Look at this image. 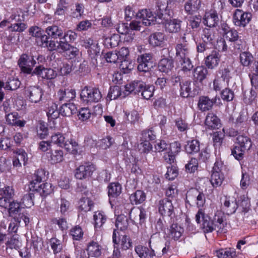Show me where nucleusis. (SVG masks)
Returning a JSON list of instances; mask_svg holds the SVG:
<instances>
[{
	"label": "nucleus",
	"mask_w": 258,
	"mask_h": 258,
	"mask_svg": "<svg viewBox=\"0 0 258 258\" xmlns=\"http://www.w3.org/2000/svg\"><path fill=\"white\" fill-rule=\"evenodd\" d=\"M240 62L243 66H249L253 60L252 54L248 52H242L240 54Z\"/></svg>",
	"instance_id": "nucleus-56"
},
{
	"label": "nucleus",
	"mask_w": 258,
	"mask_h": 258,
	"mask_svg": "<svg viewBox=\"0 0 258 258\" xmlns=\"http://www.w3.org/2000/svg\"><path fill=\"white\" fill-rule=\"evenodd\" d=\"M235 144L244 151H247L251 148L252 142L248 137L240 135L236 138Z\"/></svg>",
	"instance_id": "nucleus-34"
},
{
	"label": "nucleus",
	"mask_w": 258,
	"mask_h": 258,
	"mask_svg": "<svg viewBox=\"0 0 258 258\" xmlns=\"http://www.w3.org/2000/svg\"><path fill=\"white\" fill-rule=\"evenodd\" d=\"M181 145L178 142H174L169 144V149L168 152L165 153L163 156L164 160L169 164L174 162L175 155L180 151Z\"/></svg>",
	"instance_id": "nucleus-20"
},
{
	"label": "nucleus",
	"mask_w": 258,
	"mask_h": 258,
	"mask_svg": "<svg viewBox=\"0 0 258 258\" xmlns=\"http://www.w3.org/2000/svg\"><path fill=\"white\" fill-rule=\"evenodd\" d=\"M176 56L178 59L189 57L190 49L186 43H178L175 47Z\"/></svg>",
	"instance_id": "nucleus-31"
},
{
	"label": "nucleus",
	"mask_w": 258,
	"mask_h": 258,
	"mask_svg": "<svg viewBox=\"0 0 258 258\" xmlns=\"http://www.w3.org/2000/svg\"><path fill=\"white\" fill-rule=\"evenodd\" d=\"M135 251L141 258H153L155 256L154 251L142 245H138L135 247Z\"/></svg>",
	"instance_id": "nucleus-35"
},
{
	"label": "nucleus",
	"mask_w": 258,
	"mask_h": 258,
	"mask_svg": "<svg viewBox=\"0 0 258 258\" xmlns=\"http://www.w3.org/2000/svg\"><path fill=\"white\" fill-rule=\"evenodd\" d=\"M182 21L177 19H171L168 17L164 21H158V23L163 24L166 31L169 33H178L181 30Z\"/></svg>",
	"instance_id": "nucleus-17"
},
{
	"label": "nucleus",
	"mask_w": 258,
	"mask_h": 258,
	"mask_svg": "<svg viewBox=\"0 0 258 258\" xmlns=\"http://www.w3.org/2000/svg\"><path fill=\"white\" fill-rule=\"evenodd\" d=\"M70 234L74 240H80L83 237V232L81 227L75 226L70 230Z\"/></svg>",
	"instance_id": "nucleus-60"
},
{
	"label": "nucleus",
	"mask_w": 258,
	"mask_h": 258,
	"mask_svg": "<svg viewBox=\"0 0 258 258\" xmlns=\"http://www.w3.org/2000/svg\"><path fill=\"white\" fill-rule=\"evenodd\" d=\"M145 83L141 81H134L124 86L127 95L132 93L137 94L141 92Z\"/></svg>",
	"instance_id": "nucleus-29"
},
{
	"label": "nucleus",
	"mask_w": 258,
	"mask_h": 258,
	"mask_svg": "<svg viewBox=\"0 0 258 258\" xmlns=\"http://www.w3.org/2000/svg\"><path fill=\"white\" fill-rule=\"evenodd\" d=\"M129 217L135 223H144L147 218V212L142 207H132L129 212Z\"/></svg>",
	"instance_id": "nucleus-15"
},
{
	"label": "nucleus",
	"mask_w": 258,
	"mask_h": 258,
	"mask_svg": "<svg viewBox=\"0 0 258 258\" xmlns=\"http://www.w3.org/2000/svg\"><path fill=\"white\" fill-rule=\"evenodd\" d=\"M228 83L220 77L215 78L213 81V89L216 91H220L222 88H226Z\"/></svg>",
	"instance_id": "nucleus-61"
},
{
	"label": "nucleus",
	"mask_w": 258,
	"mask_h": 258,
	"mask_svg": "<svg viewBox=\"0 0 258 258\" xmlns=\"http://www.w3.org/2000/svg\"><path fill=\"white\" fill-rule=\"evenodd\" d=\"M64 41L50 40H48L47 45L45 48H47L50 51H57L60 52L61 49V46L63 44Z\"/></svg>",
	"instance_id": "nucleus-48"
},
{
	"label": "nucleus",
	"mask_w": 258,
	"mask_h": 258,
	"mask_svg": "<svg viewBox=\"0 0 258 258\" xmlns=\"http://www.w3.org/2000/svg\"><path fill=\"white\" fill-rule=\"evenodd\" d=\"M32 76L37 75L42 79L50 80L56 77L57 74L52 69L44 67L42 65L36 67L35 69L32 71Z\"/></svg>",
	"instance_id": "nucleus-18"
},
{
	"label": "nucleus",
	"mask_w": 258,
	"mask_h": 258,
	"mask_svg": "<svg viewBox=\"0 0 258 258\" xmlns=\"http://www.w3.org/2000/svg\"><path fill=\"white\" fill-rule=\"evenodd\" d=\"M166 40V35L163 32H156L149 37V44L153 47H162Z\"/></svg>",
	"instance_id": "nucleus-24"
},
{
	"label": "nucleus",
	"mask_w": 258,
	"mask_h": 258,
	"mask_svg": "<svg viewBox=\"0 0 258 258\" xmlns=\"http://www.w3.org/2000/svg\"><path fill=\"white\" fill-rule=\"evenodd\" d=\"M201 7V0H188L184 5L185 12L187 15H193L198 12Z\"/></svg>",
	"instance_id": "nucleus-28"
},
{
	"label": "nucleus",
	"mask_w": 258,
	"mask_h": 258,
	"mask_svg": "<svg viewBox=\"0 0 258 258\" xmlns=\"http://www.w3.org/2000/svg\"><path fill=\"white\" fill-rule=\"evenodd\" d=\"M221 54L219 51L213 50L205 58V66L209 70L216 68L220 61Z\"/></svg>",
	"instance_id": "nucleus-21"
},
{
	"label": "nucleus",
	"mask_w": 258,
	"mask_h": 258,
	"mask_svg": "<svg viewBox=\"0 0 258 258\" xmlns=\"http://www.w3.org/2000/svg\"><path fill=\"white\" fill-rule=\"evenodd\" d=\"M76 97V91L71 88H61L57 92L56 99L60 103H70Z\"/></svg>",
	"instance_id": "nucleus-14"
},
{
	"label": "nucleus",
	"mask_w": 258,
	"mask_h": 258,
	"mask_svg": "<svg viewBox=\"0 0 258 258\" xmlns=\"http://www.w3.org/2000/svg\"><path fill=\"white\" fill-rule=\"evenodd\" d=\"M94 227L96 229L100 228L106 221V216L102 211H96L93 215Z\"/></svg>",
	"instance_id": "nucleus-45"
},
{
	"label": "nucleus",
	"mask_w": 258,
	"mask_h": 258,
	"mask_svg": "<svg viewBox=\"0 0 258 258\" xmlns=\"http://www.w3.org/2000/svg\"><path fill=\"white\" fill-rule=\"evenodd\" d=\"M25 94L31 102L37 103L42 97V91L39 87L30 86L25 89Z\"/></svg>",
	"instance_id": "nucleus-22"
},
{
	"label": "nucleus",
	"mask_w": 258,
	"mask_h": 258,
	"mask_svg": "<svg viewBox=\"0 0 258 258\" xmlns=\"http://www.w3.org/2000/svg\"><path fill=\"white\" fill-rule=\"evenodd\" d=\"M180 64L181 70L184 73L190 72L194 68L189 57L178 59Z\"/></svg>",
	"instance_id": "nucleus-52"
},
{
	"label": "nucleus",
	"mask_w": 258,
	"mask_h": 258,
	"mask_svg": "<svg viewBox=\"0 0 258 258\" xmlns=\"http://www.w3.org/2000/svg\"><path fill=\"white\" fill-rule=\"evenodd\" d=\"M128 226L127 218L124 215L118 216L116 220L115 226L118 230L124 231L126 230Z\"/></svg>",
	"instance_id": "nucleus-50"
},
{
	"label": "nucleus",
	"mask_w": 258,
	"mask_h": 258,
	"mask_svg": "<svg viewBox=\"0 0 258 258\" xmlns=\"http://www.w3.org/2000/svg\"><path fill=\"white\" fill-rule=\"evenodd\" d=\"M46 114L48 120H50L58 118L59 115V110H58L57 105L53 102L49 103L46 110Z\"/></svg>",
	"instance_id": "nucleus-41"
},
{
	"label": "nucleus",
	"mask_w": 258,
	"mask_h": 258,
	"mask_svg": "<svg viewBox=\"0 0 258 258\" xmlns=\"http://www.w3.org/2000/svg\"><path fill=\"white\" fill-rule=\"evenodd\" d=\"M185 150L188 154H195L200 151V142L197 140L188 141L185 145Z\"/></svg>",
	"instance_id": "nucleus-40"
},
{
	"label": "nucleus",
	"mask_w": 258,
	"mask_h": 258,
	"mask_svg": "<svg viewBox=\"0 0 258 258\" xmlns=\"http://www.w3.org/2000/svg\"><path fill=\"white\" fill-rule=\"evenodd\" d=\"M155 87L153 85H145L141 91V95L145 99H149L153 96Z\"/></svg>",
	"instance_id": "nucleus-57"
},
{
	"label": "nucleus",
	"mask_w": 258,
	"mask_h": 258,
	"mask_svg": "<svg viewBox=\"0 0 258 258\" xmlns=\"http://www.w3.org/2000/svg\"><path fill=\"white\" fill-rule=\"evenodd\" d=\"M30 56L27 54H23L19 58L18 63L22 72L26 74L32 73V68L30 65Z\"/></svg>",
	"instance_id": "nucleus-27"
},
{
	"label": "nucleus",
	"mask_w": 258,
	"mask_h": 258,
	"mask_svg": "<svg viewBox=\"0 0 258 258\" xmlns=\"http://www.w3.org/2000/svg\"><path fill=\"white\" fill-rule=\"evenodd\" d=\"M19 116L17 112L9 113L6 117V121L9 124L20 127L24 126L26 121L19 120Z\"/></svg>",
	"instance_id": "nucleus-36"
},
{
	"label": "nucleus",
	"mask_w": 258,
	"mask_h": 258,
	"mask_svg": "<svg viewBox=\"0 0 258 258\" xmlns=\"http://www.w3.org/2000/svg\"><path fill=\"white\" fill-rule=\"evenodd\" d=\"M257 91L258 89L251 87L250 91L247 94L245 93L244 95V102L246 104L252 103L256 98Z\"/></svg>",
	"instance_id": "nucleus-59"
},
{
	"label": "nucleus",
	"mask_w": 258,
	"mask_h": 258,
	"mask_svg": "<svg viewBox=\"0 0 258 258\" xmlns=\"http://www.w3.org/2000/svg\"><path fill=\"white\" fill-rule=\"evenodd\" d=\"M21 83L17 78H9L6 83L5 88L8 90H15L20 86Z\"/></svg>",
	"instance_id": "nucleus-53"
},
{
	"label": "nucleus",
	"mask_w": 258,
	"mask_h": 258,
	"mask_svg": "<svg viewBox=\"0 0 258 258\" xmlns=\"http://www.w3.org/2000/svg\"><path fill=\"white\" fill-rule=\"evenodd\" d=\"M205 123L209 128H218L220 120L213 113H209L206 116Z\"/></svg>",
	"instance_id": "nucleus-39"
},
{
	"label": "nucleus",
	"mask_w": 258,
	"mask_h": 258,
	"mask_svg": "<svg viewBox=\"0 0 258 258\" xmlns=\"http://www.w3.org/2000/svg\"><path fill=\"white\" fill-rule=\"evenodd\" d=\"M77 108L74 103H64L61 106L59 112L63 116H70L76 113Z\"/></svg>",
	"instance_id": "nucleus-33"
},
{
	"label": "nucleus",
	"mask_w": 258,
	"mask_h": 258,
	"mask_svg": "<svg viewBox=\"0 0 258 258\" xmlns=\"http://www.w3.org/2000/svg\"><path fill=\"white\" fill-rule=\"evenodd\" d=\"M175 126L180 132L186 133L189 128V125L187 123L186 121L179 117L175 120Z\"/></svg>",
	"instance_id": "nucleus-54"
},
{
	"label": "nucleus",
	"mask_w": 258,
	"mask_h": 258,
	"mask_svg": "<svg viewBox=\"0 0 258 258\" xmlns=\"http://www.w3.org/2000/svg\"><path fill=\"white\" fill-rule=\"evenodd\" d=\"M9 216L14 218L15 221L21 222L22 220L26 226L29 223V218L27 216V213L24 208H22L21 204L15 201L11 202L8 208Z\"/></svg>",
	"instance_id": "nucleus-5"
},
{
	"label": "nucleus",
	"mask_w": 258,
	"mask_h": 258,
	"mask_svg": "<svg viewBox=\"0 0 258 258\" xmlns=\"http://www.w3.org/2000/svg\"><path fill=\"white\" fill-rule=\"evenodd\" d=\"M167 8V5L165 2L163 3L162 2L158 1L157 3L154 14L152 13V15L154 17L152 25L154 24L155 22L158 23V21H164L166 18L169 17ZM151 13L152 12H151Z\"/></svg>",
	"instance_id": "nucleus-13"
},
{
	"label": "nucleus",
	"mask_w": 258,
	"mask_h": 258,
	"mask_svg": "<svg viewBox=\"0 0 258 258\" xmlns=\"http://www.w3.org/2000/svg\"><path fill=\"white\" fill-rule=\"evenodd\" d=\"M252 18L250 13L244 12L236 9L233 14V22L235 26L244 27L249 23Z\"/></svg>",
	"instance_id": "nucleus-12"
},
{
	"label": "nucleus",
	"mask_w": 258,
	"mask_h": 258,
	"mask_svg": "<svg viewBox=\"0 0 258 258\" xmlns=\"http://www.w3.org/2000/svg\"><path fill=\"white\" fill-rule=\"evenodd\" d=\"M63 160V152L60 150H55L51 153L50 161L52 164L57 163Z\"/></svg>",
	"instance_id": "nucleus-63"
},
{
	"label": "nucleus",
	"mask_w": 258,
	"mask_h": 258,
	"mask_svg": "<svg viewBox=\"0 0 258 258\" xmlns=\"http://www.w3.org/2000/svg\"><path fill=\"white\" fill-rule=\"evenodd\" d=\"M145 193L141 190H138L130 197V199L133 204H140L146 200Z\"/></svg>",
	"instance_id": "nucleus-42"
},
{
	"label": "nucleus",
	"mask_w": 258,
	"mask_h": 258,
	"mask_svg": "<svg viewBox=\"0 0 258 258\" xmlns=\"http://www.w3.org/2000/svg\"><path fill=\"white\" fill-rule=\"evenodd\" d=\"M95 170V166L92 163H83L75 169V177L79 180H88Z\"/></svg>",
	"instance_id": "nucleus-7"
},
{
	"label": "nucleus",
	"mask_w": 258,
	"mask_h": 258,
	"mask_svg": "<svg viewBox=\"0 0 258 258\" xmlns=\"http://www.w3.org/2000/svg\"><path fill=\"white\" fill-rule=\"evenodd\" d=\"M219 21L218 16L215 11L206 12L203 19V23L209 27H216Z\"/></svg>",
	"instance_id": "nucleus-25"
},
{
	"label": "nucleus",
	"mask_w": 258,
	"mask_h": 258,
	"mask_svg": "<svg viewBox=\"0 0 258 258\" xmlns=\"http://www.w3.org/2000/svg\"><path fill=\"white\" fill-rule=\"evenodd\" d=\"M223 168L222 162L216 161L213 167L210 179V182L214 187L221 186L224 179V176L222 172Z\"/></svg>",
	"instance_id": "nucleus-8"
},
{
	"label": "nucleus",
	"mask_w": 258,
	"mask_h": 258,
	"mask_svg": "<svg viewBox=\"0 0 258 258\" xmlns=\"http://www.w3.org/2000/svg\"><path fill=\"white\" fill-rule=\"evenodd\" d=\"M49 141L51 144H53L57 145L59 147H62L64 144L65 138L62 134L57 133L51 136L50 141Z\"/></svg>",
	"instance_id": "nucleus-55"
},
{
	"label": "nucleus",
	"mask_w": 258,
	"mask_h": 258,
	"mask_svg": "<svg viewBox=\"0 0 258 258\" xmlns=\"http://www.w3.org/2000/svg\"><path fill=\"white\" fill-rule=\"evenodd\" d=\"M60 208V212L62 214H65L69 211L70 207V203L64 198H60L57 202Z\"/></svg>",
	"instance_id": "nucleus-62"
},
{
	"label": "nucleus",
	"mask_w": 258,
	"mask_h": 258,
	"mask_svg": "<svg viewBox=\"0 0 258 258\" xmlns=\"http://www.w3.org/2000/svg\"><path fill=\"white\" fill-rule=\"evenodd\" d=\"M139 20L133 21L130 24L132 30L141 31L142 25L150 26L153 24V16L150 10L143 9L139 11L136 14Z\"/></svg>",
	"instance_id": "nucleus-3"
},
{
	"label": "nucleus",
	"mask_w": 258,
	"mask_h": 258,
	"mask_svg": "<svg viewBox=\"0 0 258 258\" xmlns=\"http://www.w3.org/2000/svg\"><path fill=\"white\" fill-rule=\"evenodd\" d=\"M121 192V186L118 183H111L108 186V194L110 200L117 198Z\"/></svg>",
	"instance_id": "nucleus-38"
},
{
	"label": "nucleus",
	"mask_w": 258,
	"mask_h": 258,
	"mask_svg": "<svg viewBox=\"0 0 258 258\" xmlns=\"http://www.w3.org/2000/svg\"><path fill=\"white\" fill-rule=\"evenodd\" d=\"M233 206L229 210L230 213L235 212L237 208H239L242 212L247 213L250 209V201L245 195L240 196L235 202H232Z\"/></svg>",
	"instance_id": "nucleus-16"
},
{
	"label": "nucleus",
	"mask_w": 258,
	"mask_h": 258,
	"mask_svg": "<svg viewBox=\"0 0 258 258\" xmlns=\"http://www.w3.org/2000/svg\"><path fill=\"white\" fill-rule=\"evenodd\" d=\"M34 191L39 192L42 196L46 197L52 192L53 188L50 183L46 182L38 185Z\"/></svg>",
	"instance_id": "nucleus-47"
},
{
	"label": "nucleus",
	"mask_w": 258,
	"mask_h": 258,
	"mask_svg": "<svg viewBox=\"0 0 258 258\" xmlns=\"http://www.w3.org/2000/svg\"><path fill=\"white\" fill-rule=\"evenodd\" d=\"M214 38L215 36L212 30L209 28H205L203 30L201 38L203 42L213 45L214 42Z\"/></svg>",
	"instance_id": "nucleus-44"
},
{
	"label": "nucleus",
	"mask_w": 258,
	"mask_h": 258,
	"mask_svg": "<svg viewBox=\"0 0 258 258\" xmlns=\"http://www.w3.org/2000/svg\"><path fill=\"white\" fill-rule=\"evenodd\" d=\"M152 58L153 55L150 53H146L138 56L137 61L138 63V70L140 75L145 74L147 77L151 76L150 71L153 64Z\"/></svg>",
	"instance_id": "nucleus-6"
},
{
	"label": "nucleus",
	"mask_w": 258,
	"mask_h": 258,
	"mask_svg": "<svg viewBox=\"0 0 258 258\" xmlns=\"http://www.w3.org/2000/svg\"><path fill=\"white\" fill-rule=\"evenodd\" d=\"M191 81H184L180 83V94L181 96L186 98L189 96L191 93Z\"/></svg>",
	"instance_id": "nucleus-51"
},
{
	"label": "nucleus",
	"mask_w": 258,
	"mask_h": 258,
	"mask_svg": "<svg viewBox=\"0 0 258 258\" xmlns=\"http://www.w3.org/2000/svg\"><path fill=\"white\" fill-rule=\"evenodd\" d=\"M68 33L66 36V37H69V38H67L68 39H66V37L63 38L64 43L61 46V49L60 52L61 53H63V56L68 59L75 58L79 53V49L71 45V43L74 42L77 39V34L76 33Z\"/></svg>",
	"instance_id": "nucleus-4"
},
{
	"label": "nucleus",
	"mask_w": 258,
	"mask_h": 258,
	"mask_svg": "<svg viewBox=\"0 0 258 258\" xmlns=\"http://www.w3.org/2000/svg\"><path fill=\"white\" fill-rule=\"evenodd\" d=\"M79 205V210L86 212L91 210L93 203L90 199L84 197L80 199Z\"/></svg>",
	"instance_id": "nucleus-49"
},
{
	"label": "nucleus",
	"mask_w": 258,
	"mask_h": 258,
	"mask_svg": "<svg viewBox=\"0 0 258 258\" xmlns=\"http://www.w3.org/2000/svg\"><path fill=\"white\" fill-rule=\"evenodd\" d=\"M126 96H127V94L125 90L122 92L120 87L115 86L110 88L107 97L110 100H115L119 97L123 98Z\"/></svg>",
	"instance_id": "nucleus-37"
},
{
	"label": "nucleus",
	"mask_w": 258,
	"mask_h": 258,
	"mask_svg": "<svg viewBox=\"0 0 258 258\" xmlns=\"http://www.w3.org/2000/svg\"><path fill=\"white\" fill-rule=\"evenodd\" d=\"M218 258H234L236 256V252L233 248H226L216 250Z\"/></svg>",
	"instance_id": "nucleus-46"
},
{
	"label": "nucleus",
	"mask_w": 258,
	"mask_h": 258,
	"mask_svg": "<svg viewBox=\"0 0 258 258\" xmlns=\"http://www.w3.org/2000/svg\"><path fill=\"white\" fill-rule=\"evenodd\" d=\"M62 147H64L68 152L74 155L78 154L80 149L78 143L73 139L65 141Z\"/></svg>",
	"instance_id": "nucleus-43"
},
{
	"label": "nucleus",
	"mask_w": 258,
	"mask_h": 258,
	"mask_svg": "<svg viewBox=\"0 0 258 258\" xmlns=\"http://www.w3.org/2000/svg\"><path fill=\"white\" fill-rule=\"evenodd\" d=\"M220 99L215 96L210 99L208 96H202L199 97L198 107L202 112H205L211 110L214 104H220Z\"/></svg>",
	"instance_id": "nucleus-11"
},
{
	"label": "nucleus",
	"mask_w": 258,
	"mask_h": 258,
	"mask_svg": "<svg viewBox=\"0 0 258 258\" xmlns=\"http://www.w3.org/2000/svg\"><path fill=\"white\" fill-rule=\"evenodd\" d=\"M34 198V194L32 192H29L28 194H26L24 196L22 201V204L26 208H30L34 205L33 199Z\"/></svg>",
	"instance_id": "nucleus-64"
},
{
	"label": "nucleus",
	"mask_w": 258,
	"mask_h": 258,
	"mask_svg": "<svg viewBox=\"0 0 258 258\" xmlns=\"http://www.w3.org/2000/svg\"><path fill=\"white\" fill-rule=\"evenodd\" d=\"M45 32L49 36L53 39H59V40L64 41L63 38L66 37V39L69 37H66L67 34H76V33L72 30H67L64 31L62 27L53 24L51 26H48L45 29Z\"/></svg>",
	"instance_id": "nucleus-9"
},
{
	"label": "nucleus",
	"mask_w": 258,
	"mask_h": 258,
	"mask_svg": "<svg viewBox=\"0 0 258 258\" xmlns=\"http://www.w3.org/2000/svg\"><path fill=\"white\" fill-rule=\"evenodd\" d=\"M45 171L44 169H38L32 175V179L30 182L29 188L30 190L34 191L39 183L45 179Z\"/></svg>",
	"instance_id": "nucleus-23"
},
{
	"label": "nucleus",
	"mask_w": 258,
	"mask_h": 258,
	"mask_svg": "<svg viewBox=\"0 0 258 258\" xmlns=\"http://www.w3.org/2000/svg\"><path fill=\"white\" fill-rule=\"evenodd\" d=\"M174 67L173 60L171 58H163L158 64L159 70L163 73L168 74Z\"/></svg>",
	"instance_id": "nucleus-32"
},
{
	"label": "nucleus",
	"mask_w": 258,
	"mask_h": 258,
	"mask_svg": "<svg viewBox=\"0 0 258 258\" xmlns=\"http://www.w3.org/2000/svg\"><path fill=\"white\" fill-rule=\"evenodd\" d=\"M86 250L90 257H99L102 253V246L97 242L91 241L87 244Z\"/></svg>",
	"instance_id": "nucleus-26"
},
{
	"label": "nucleus",
	"mask_w": 258,
	"mask_h": 258,
	"mask_svg": "<svg viewBox=\"0 0 258 258\" xmlns=\"http://www.w3.org/2000/svg\"><path fill=\"white\" fill-rule=\"evenodd\" d=\"M170 164V166L167 167V172L165 175L166 178L169 180L174 179L178 174L177 167L174 165Z\"/></svg>",
	"instance_id": "nucleus-58"
},
{
	"label": "nucleus",
	"mask_w": 258,
	"mask_h": 258,
	"mask_svg": "<svg viewBox=\"0 0 258 258\" xmlns=\"http://www.w3.org/2000/svg\"><path fill=\"white\" fill-rule=\"evenodd\" d=\"M158 207L159 212L163 216L171 217L174 213V207L171 200L168 198L160 200Z\"/></svg>",
	"instance_id": "nucleus-19"
},
{
	"label": "nucleus",
	"mask_w": 258,
	"mask_h": 258,
	"mask_svg": "<svg viewBox=\"0 0 258 258\" xmlns=\"http://www.w3.org/2000/svg\"><path fill=\"white\" fill-rule=\"evenodd\" d=\"M186 202L196 204L199 209L203 207L206 202L205 195L196 188H191L188 190L186 196Z\"/></svg>",
	"instance_id": "nucleus-10"
},
{
	"label": "nucleus",
	"mask_w": 258,
	"mask_h": 258,
	"mask_svg": "<svg viewBox=\"0 0 258 258\" xmlns=\"http://www.w3.org/2000/svg\"><path fill=\"white\" fill-rule=\"evenodd\" d=\"M102 98L100 90L96 87L85 86L80 93L82 102L85 104L90 105L101 101Z\"/></svg>",
	"instance_id": "nucleus-2"
},
{
	"label": "nucleus",
	"mask_w": 258,
	"mask_h": 258,
	"mask_svg": "<svg viewBox=\"0 0 258 258\" xmlns=\"http://www.w3.org/2000/svg\"><path fill=\"white\" fill-rule=\"evenodd\" d=\"M208 68L205 66L197 67L193 72V76L196 81L202 83L209 75Z\"/></svg>",
	"instance_id": "nucleus-30"
},
{
	"label": "nucleus",
	"mask_w": 258,
	"mask_h": 258,
	"mask_svg": "<svg viewBox=\"0 0 258 258\" xmlns=\"http://www.w3.org/2000/svg\"><path fill=\"white\" fill-rule=\"evenodd\" d=\"M196 221L200 224V227L204 232H211L217 230L218 233H225L227 226L226 222L224 220L223 214L220 213L216 214L213 220L208 215H205L203 209H199L196 215Z\"/></svg>",
	"instance_id": "nucleus-1"
}]
</instances>
